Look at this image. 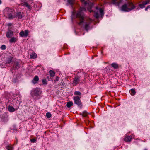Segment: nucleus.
<instances>
[{
	"mask_svg": "<svg viewBox=\"0 0 150 150\" xmlns=\"http://www.w3.org/2000/svg\"><path fill=\"white\" fill-rule=\"evenodd\" d=\"M6 149L8 150H13V147L9 146H7Z\"/></svg>",
	"mask_w": 150,
	"mask_h": 150,
	"instance_id": "obj_25",
	"label": "nucleus"
},
{
	"mask_svg": "<svg viewBox=\"0 0 150 150\" xmlns=\"http://www.w3.org/2000/svg\"><path fill=\"white\" fill-rule=\"evenodd\" d=\"M144 5H145L143 3V4H140L139 5V6L141 8H142L144 7Z\"/></svg>",
	"mask_w": 150,
	"mask_h": 150,
	"instance_id": "obj_31",
	"label": "nucleus"
},
{
	"mask_svg": "<svg viewBox=\"0 0 150 150\" xmlns=\"http://www.w3.org/2000/svg\"><path fill=\"white\" fill-rule=\"evenodd\" d=\"M80 77L79 76H76L75 77L73 81L74 86H76L79 82L80 80Z\"/></svg>",
	"mask_w": 150,
	"mask_h": 150,
	"instance_id": "obj_7",
	"label": "nucleus"
},
{
	"mask_svg": "<svg viewBox=\"0 0 150 150\" xmlns=\"http://www.w3.org/2000/svg\"><path fill=\"white\" fill-rule=\"evenodd\" d=\"M32 94L34 95L37 96L40 93V92L39 91L38 88H36L32 91Z\"/></svg>",
	"mask_w": 150,
	"mask_h": 150,
	"instance_id": "obj_8",
	"label": "nucleus"
},
{
	"mask_svg": "<svg viewBox=\"0 0 150 150\" xmlns=\"http://www.w3.org/2000/svg\"><path fill=\"white\" fill-rule=\"evenodd\" d=\"M46 116L47 118H50L51 116V115L50 113L47 112L46 114Z\"/></svg>",
	"mask_w": 150,
	"mask_h": 150,
	"instance_id": "obj_28",
	"label": "nucleus"
},
{
	"mask_svg": "<svg viewBox=\"0 0 150 150\" xmlns=\"http://www.w3.org/2000/svg\"><path fill=\"white\" fill-rule=\"evenodd\" d=\"M59 79V78L58 76H57L56 78L54 80V81L56 82L57 81H58Z\"/></svg>",
	"mask_w": 150,
	"mask_h": 150,
	"instance_id": "obj_36",
	"label": "nucleus"
},
{
	"mask_svg": "<svg viewBox=\"0 0 150 150\" xmlns=\"http://www.w3.org/2000/svg\"><path fill=\"white\" fill-rule=\"evenodd\" d=\"M18 40L17 38L14 37H12V38L10 39L9 42L10 43L15 42H16Z\"/></svg>",
	"mask_w": 150,
	"mask_h": 150,
	"instance_id": "obj_12",
	"label": "nucleus"
},
{
	"mask_svg": "<svg viewBox=\"0 0 150 150\" xmlns=\"http://www.w3.org/2000/svg\"><path fill=\"white\" fill-rule=\"evenodd\" d=\"M49 73L51 77H53L55 75V72L52 70L49 71Z\"/></svg>",
	"mask_w": 150,
	"mask_h": 150,
	"instance_id": "obj_21",
	"label": "nucleus"
},
{
	"mask_svg": "<svg viewBox=\"0 0 150 150\" xmlns=\"http://www.w3.org/2000/svg\"><path fill=\"white\" fill-rule=\"evenodd\" d=\"M86 9L84 7L80 8L79 11L76 14L77 18H79V22L78 24L80 26H83L85 24V28L86 30H88V28L90 23L92 20L87 17L85 16L83 11H85Z\"/></svg>",
	"mask_w": 150,
	"mask_h": 150,
	"instance_id": "obj_1",
	"label": "nucleus"
},
{
	"mask_svg": "<svg viewBox=\"0 0 150 150\" xmlns=\"http://www.w3.org/2000/svg\"><path fill=\"white\" fill-rule=\"evenodd\" d=\"M73 105V103L71 101L68 102L66 106L67 107L69 108Z\"/></svg>",
	"mask_w": 150,
	"mask_h": 150,
	"instance_id": "obj_20",
	"label": "nucleus"
},
{
	"mask_svg": "<svg viewBox=\"0 0 150 150\" xmlns=\"http://www.w3.org/2000/svg\"><path fill=\"white\" fill-rule=\"evenodd\" d=\"M12 61V58L10 57L8 59L6 62V64H10Z\"/></svg>",
	"mask_w": 150,
	"mask_h": 150,
	"instance_id": "obj_23",
	"label": "nucleus"
},
{
	"mask_svg": "<svg viewBox=\"0 0 150 150\" xmlns=\"http://www.w3.org/2000/svg\"><path fill=\"white\" fill-rule=\"evenodd\" d=\"M88 113L86 111L83 112L82 114V115L83 117H86L87 116Z\"/></svg>",
	"mask_w": 150,
	"mask_h": 150,
	"instance_id": "obj_26",
	"label": "nucleus"
},
{
	"mask_svg": "<svg viewBox=\"0 0 150 150\" xmlns=\"http://www.w3.org/2000/svg\"><path fill=\"white\" fill-rule=\"evenodd\" d=\"M13 35V32L11 30H9L7 33L6 36L8 38L12 37Z\"/></svg>",
	"mask_w": 150,
	"mask_h": 150,
	"instance_id": "obj_9",
	"label": "nucleus"
},
{
	"mask_svg": "<svg viewBox=\"0 0 150 150\" xmlns=\"http://www.w3.org/2000/svg\"><path fill=\"white\" fill-rule=\"evenodd\" d=\"M74 0H68V2L70 4H72L73 3Z\"/></svg>",
	"mask_w": 150,
	"mask_h": 150,
	"instance_id": "obj_32",
	"label": "nucleus"
},
{
	"mask_svg": "<svg viewBox=\"0 0 150 150\" xmlns=\"http://www.w3.org/2000/svg\"><path fill=\"white\" fill-rule=\"evenodd\" d=\"M4 13L8 16L9 19H12L15 17L13 15V10L8 7H7L4 10Z\"/></svg>",
	"mask_w": 150,
	"mask_h": 150,
	"instance_id": "obj_3",
	"label": "nucleus"
},
{
	"mask_svg": "<svg viewBox=\"0 0 150 150\" xmlns=\"http://www.w3.org/2000/svg\"><path fill=\"white\" fill-rule=\"evenodd\" d=\"M81 1L83 3L85 6L87 8L90 12H91L93 11L91 10V9L93 6V3L87 0L86 1H84L85 0H81Z\"/></svg>",
	"mask_w": 150,
	"mask_h": 150,
	"instance_id": "obj_4",
	"label": "nucleus"
},
{
	"mask_svg": "<svg viewBox=\"0 0 150 150\" xmlns=\"http://www.w3.org/2000/svg\"><path fill=\"white\" fill-rule=\"evenodd\" d=\"M2 2L1 1V0H0V4H1Z\"/></svg>",
	"mask_w": 150,
	"mask_h": 150,
	"instance_id": "obj_39",
	"label": "nucleus"
},
{
	"mask_svg": "<svg viewBox=\"0 0 150 150\" xmlns=\"http://www.w3.org/2000/svg\"><path fill=\"white\" fill-rule=\"evenodd\" d=\"M1 100L0 99V103H1Z\"/></svg>",
	"mask_w": 150,
	"mask_h": 150,
	"instance_id": "obj_40",
	"label": "nucleus"
},
{
	"mask_svg": "<svg viewBox=\"0 0 150 150\" xmlns=\"http://www.w3.org/2000/svg\"><path fill=\"white\" fill-rule=\"evenodd\" d=\"M29 31L28 30H25L24 31L22 30L19 33V35L22 37H26L28 35Z\"/></svg>",
	"mask_w": 150,
	"mask_h": 150,
	"instance_id": "obj_6",
	"label": "nucleus"
},
{
	"mask_svg": "<svg viewBox=\"0 0 150 150\" xmlns=\"http://www.w3.org/2000/svg\"><path fill=\"white\" fill-rule=\"evenodd\" d=\"M13 66L14 68L17 69H18L20 67L19 63L17 62H15Z\"/></svg>",
	"mask_w": 150,
	"mask_h": 150,
	"instance_id": "obj_17",
	"label": "nucleus"
},
{
	"mask_svg": "<svg viewBox=\"0 0 150 150\" xmlns=\"http://www.w3.org/2000/svg\"><path fill=\"white\" fill-rule=\"evenodd\" d=\"M74 100L75 104L78 105H80L81 104V102L80 100V98L79 96L74 97Z\"/></svg>",
	"mask_w": 150,
	"mask_h": 150,
	"instance_id": "obj_5",
	"label": "nucleus"
},
{
	"mask_svg": "<svg viewBox=\"0 0 150 150\" xmlns=\"http://www.w3.org/2000/svg\"><path fill=\"white\" fill-rule=\"evenodd\" d=\"M39 80V78L38 76H35L32 81L33 83L34 84L36 83Z\"/></svg>",
	"mask_w": 150,
	"mask_h": 150,
	"instance_id": "obj_15",
	"label": "nucleus"
},
{
	"mask_svg": "<svg viewBox=\"0 0 150 150\" xmlns=\"http://www.w3.org/2000/svg\"><path fill=\"white\" fill-rule=\"evenodd\" d=\"M135 8V7L132 2L129 1L127 4H125L122 6L121 9L124 11L129 12L134 9Z\"/></svg>",
	"mask_w": 150,
	"mask_h": 150,
	"instance_id": "obj_2",
	"label": "nucleus"
},
{
	"mask_svg": "<svg viewBox=\"0 0 150 150\" xmlns=\"http://www.w3.org/2000/svg\"><path fill=\"white\" fill-rule=\"evenodd\" d=\"M37 57V54L33 52L31 53L30 55V57L31 58L35 59Z\"/></svg>",
	"mask_w": 150,
	"mask_h": 150,
	"instance_id": "obj_18",
	"label": "nucleus"
},
{
	"mask_svg": "<svg viewBox=\"0 0 150 150\" xmlns=\"http://www.w3.org/2000/svg\"><path fill=\"white\" fill-rule=\"evenodd\" d=\"M94 16L96 18H98L99 17V14L97 12L95 13Z\"/></svg>",
	"mask_w": 150,
	"mask_h": 150,
	"instance_id": "obj_29",
	"label": "nucleus"
},
{
	"mask_svg": "<svg viewBox=\"0 0 150 150\" xmlns=\"http://www.w3.org/2000/svg\"><path fill=\"white\" fill-rule=\"evenodd\" d=\"M111 65L114 69H117L118 68V65L116 63H113L111 64Z\"/></svg>",
	"mask_w": 150,
	"mask_h": 150,
	"instance_id": "obj_19",
	"label": "nucleus"
},
{
	"mask_svg": "<svg viewBox=\"0 0 150 150\" xmlns=\"http://www.w3.org/2000/svg\"><path fill=\"white\" fill-rule=\"evenodd\" d=\"M6 48V46L4 45H3L1 47V48L2 50H4Z\"/></svg>",
	"mask_w": 150,
	"mask_h": 150,
	"instance_id": "obj_27",
	"label": "nucleus"
},
{
	"mask_svg": "<svg viewBox=\"0 0 150 150\" xmlns=\"http://www.w3.org/2000/svg\"><path fill=\"white\" fill-rule=\"evenodd\" d=\"M148 8H150V5H149L147 7Z\"/></svg>",
	"mask_w": 150,
	"mask_h": 150,
	"instance_id": "obj_37",
	"label": "nucleus"
},
{
	"mask_svg": "<svg viewBox=\"0 0 150 150\" xmlns=\"http://www.w3.org/2000/svg\"><path fill=\"white\" fill-rule=\"evenodd\" d=\"M148 9V8L147 7L145 9V10H146V11H147Z\"/></svg>",
	"mask_w": 150,
	"mask_h": 150,
	"instance_id": "obj_38",
	"label": "nucleus"
},
{
	"mask_svg": "<svg viewBox=\"0 0 150 150\" xmlns=\"http://www.w3.org/2000/svg\"><path fill=\"white\" fill-rule=\"evenodd\" d=\"M118 0H112V3L113 4L116 6H119L120 3V1H117Z\"/></svg>",
	"mask_w": 150,
	"mask_h": 150,
	"instance_id": "obj_11",
	"label": "nucleus"
},
{
	"mask_svg": "<svg viewBox=\"0 0 150 150\" xmlns=\"http://www.w3.org/2000/svg\"><path fill=\"white\" fill-rule=\"evenodd\" d=\"M136 93V91L133 89H132L130 91V93L132 95H134Z\"/></svg>",
	"mask_w": 150,
	"mask_h": 150,
	"instance_id": "obj_22",
	"label": "nucleus"
},
{
	"mask_svg": "<svg viewBox=\"0 0 150 150\" xmlns=\"http://www.w3.org/2000/svg\"><path fill=\"white\" fill-rule=\"evenodd\" d=\"M149 0L143 2V3L144 5H146L149 3Z\"/></svg>",
	"mask_w": 150,
	"mask_h": 150,
	"instance_id": "obj_33",
	"label": "nucleus"
},
{
	"mask_svg": "<svg viewBox=\"0 0 150 150\" xmlns=\"http://www.w3.org/2000/svg\"><path fill=\"white\" fill-rule=\"evenodd\" d=\"M16 17L19 19H21L23 17V13L21 12L17 13Z\"/></svg>",
	"mask_w": 150,
	"mask_h": 150,
	"instance_id": "obj_14",
	"label": "nucleus"
},
{
	"mask_svg": "<svg viewBox=\"0 0 150 150\" xmlns=\"http://www.w3.org/2000/svg\"><path fill=\"white\" fill-rule=\"evenodd\" d=\"M31 142L32 143H35L36 141V139H31L30 140Z\"/></svg>",
	"mask_w": 150,
	"mask_h": 150,
	"instance_id": "obj_34",
	"label": "nucleus"
},
{
	"mask_svg": "<svg viewBox=\"0 0 150 150\" xmlns=\"http://www.w3.org/2000/svg\"><path fill=\"white\" fill-rule=\"evenodd\" d=\"M74 94L76 96H80L81 95V93L79 91H75L74 93Z\"/></svg>",
	"mask_w": 150,
	"mask_h": 150,
	"instance_id": "obj_24",
	"label": "nucleus"
},
{
	"mask_svg": "<svg viewBox=\"0 0 150 150\" xmlns=\"http://www.w3.org/2000/svg\"><path fill=\"white\" fill-rule=\"evenodd\" d=\"M132 139V137L131 136H127L125 137L124 140L126 142H129Z\"/></svg>",
	"mask_w": 150,
	"mask_h": 150,
	"instance_id": "obj_13",
	"label": "nucleus"
},
{
	"mask_svg": "<svg viewBox=\"0 0 150 150\" xmlns=\"http://www.w3.org/2000/svg\"><path fill=\"white\" fill-rule=\"evenodd\" d=\"M8 110L10 112H14L15 110L13 107L11 106H9L8 108Z\"/></svg>",
	"mask_w": 150,
	"mask_h": 150,
	"instance_id": "obj_16",
	"label": "nucleus"
},
{
	"mask_svg": "<svg viewBox=\"0 0 150 150\" xmlns=\"http://www.w3.org/2000/svg\"><path fill=\"white\" fill-rule=\"evenodd\" d=\"M42 83L43 84H47V82L46 79H43L42 80Z\"/></svg>",
	"mask_w": 150,
	"mask_h": 150,
	"instance_id": "obj_30",
	"label": "nucleus"
},
{
	"mask_svg": "<svg viewBox=\"0 0 150 150\" xmlns=\"http://www.w3.org/2000/svg\"><path fill=\"white\" fill-rule=\"evenodd\" d=\"M99 11L101 15L104 14L103 10L102 9H100Z\"/></svg>",
	"mask_w": 150,
	"mask_h": 150,
	"instance_id": "obj_35",
	"label": "nucleus"
},
{
	"mask_svg": "<svg viewBox=\"0 0 150 150\" xmlns=\"http://www.w3.org/2000/svg\"><path fill=\"white\" fill-rule=\"evenodd\" d=\"M21 4L24 6L27 7L28 9H31V7L26 2H24Z\"/></svg>",
	"mask_w": 150,
	"mask_h": 150,
	"instance_id": "obj_10",
	"label": "nucleus"
}]
</instances>
